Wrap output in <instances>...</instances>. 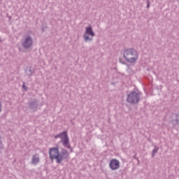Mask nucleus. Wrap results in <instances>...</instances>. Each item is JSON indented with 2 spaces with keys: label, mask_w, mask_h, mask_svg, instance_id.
<instances>
[{
  "label": "nucleus",
  "mask_w": 179,
  "mask_h": 179,
  "mask_svg": "<svg viewBox=\"0 0 179 179\" xmlns=\"http://www.w3.org/2000/svg\"><path fill=\"white\" fill-rule=\"evenodd\" d=\"M49 156L50 159H55L57 163L59 164L62 162L64 159L68 157V152L66 150H62L59 153L58 148H52L49 150Z\"/></svg>",
  "instance_id": "obj_1"
},
{
  "label": "nucleus",
  "mask_w": 179,
  "mask_h": 179,
  "mask_svg": "<svg viewBox=\"0 0 179 179\" xmlns=\"http://www.w3.org/2000/svg\"><path fill=\"white\" fill-rule=\"evenodd\" d=\"M124 58L127 62H135L138 59V52L134 49H127L124 52Z\"/></svg>",
  "instance_id": "obj_2"
},
{
  "label": "nucleus",
  "mask_w": 179,
  "mask_h": 179,
  "mask_svg": "<svg viewBox=\"0 0 179 179\" xmlns=\"http://www.w3.org/2000/svg\"><path fill=\"white\" fill-rule=\"evenodd\" d=\"M57 138H61V142L64 145V148H67V149L71 148V145H69V138H68V133L66 131H64L59 135L55 136V139H57Z\"/></svg>",
  "instance_id": "obj_3"
},
{
  "label": "nucleus",
  "mask_w": 179,
  "mask_h": 179,
  "mask_svg": "<svg viewBox=\"0 0 179 179\" xmlns=\"http://www.w3.org/2000/svg\"><path fill=\"white\" fill-rule=\"evenodd\" d=\"M127 101L131 103H138V101H139V93L136 92H131L128 95Z\"/></svg>",
  "instance_id": "obj_4"
},
{
  "label": "nucleus",
  "mask_w": 179,
  "mask_h": 179,
  "mask_svg": "<svg viewBox=\"0 0 179 179\" xmlns=\"http://www.w3.org/2000/svg\"><path fill=\"white\" fill-rule=\"evenodd\" d=\"M89 36L92 37H94V32H93V29L92 27H86L85 29V41H92V38H90Z\"/></svg>",
  "instance_id": "obj_5"
},
{
  "label": "nucleus",
  "mask_w": 179,
  "mask_h": 179,
  "mask_svg": "<svg viewBox=\"0 0 179 179\" xmlns=\"http://www.w3.org/2000/svg\"><path fill=\"white\" fill-rule=\"evenodd\" d=\"M109 167L112 170H118V168L120 167V161L116 159H112L110 161Z\"/></svg>",
  "instance_id": "obj_6"
},
{
  "label": "nucleus",
  "mask_w": 179,
  "mask_h": 179,
  "mask_svg": "<svg viewBox=\"0 0 179 179\" xmlns=\"http://www.w3.org/2000/svg\"><path fill=\"white\" fill-rule=\"evenodd\" d=\"M33 44V41L31 40V38L30 36H27L23 43L22 45L24 48H29V47H31V45Z\"/></svg>",
  "instance_id": "obj_7"
},
{
  "label": "nucleus",
  "mask_w": 179,
  "mask_h": 179,
  "mask_svg": "<svg viewBox=\"0 0 179 179\" xmlns=\"http://www.w3.org/2000/svg\"><path fill=\"white\" fill-rule=\"evenodd\" d=\"M39 162H40V158H38V157H37L36 155H34L32 157V160H31L32 164H38Z\"/></svg>",
  "instance_id": "obj_8"
},
{
  "label": "nucleus",
  "mask_w": 179,
  "mask_h": 179,
  "mask_svg": "<svg viewBox=\"0 0 179 179\" xmlns=\"http://www.w3.org/2000/svg\"><path fill=\"white\" fill-rule=\"evenodd\" d=\"M22 87L24 90H27V88L26 87V85H24V83L22 85Z\"/></svg>",
  "instance_id": "obj_9"
},
{
  "label": "nucleus",
  "mask_w": 179,
  "mask_h": 179,
  "mask_svg": "<svg viewBox=\"0 0 179 179\" xmlns=\"http://www.w3.org/2000/svg\"><path fill=\"white\" fill-rule=\"evenodd\" d=\"M156 152H157V149L155 148V150H153V153H156Z\"/></svg>",
  "instance_id": "obj_10"
},
{
  "label": "nucleus",
  "mask_w": 179,
  "mask_h": 179,
  "mask_svg": "<svg viewBox=\"0 0 179 179\" xmlns=\"http://www.w3.org/2000/svg\"><path fill=\"white\" fill-rule=\"evenodd\" d=\"M148 8H149V3H148Z\"/></svg>",
  "instance_id": "obj_11"
},
{
  "label": "nucleus",
  "mask_w": 179,
  "mask_h": 179,
  "mask_svg": "<svg viewBox=\"0 0 179 179\" xmlns=\"http://www.w3.org/2000/svg\"><path fill=\"white\" fill-rule=\"evenodd\" d=\"M0 111H1V104H0Z\"/></svg>",
  "instance_id": "obj_12"
}]
</instances>
